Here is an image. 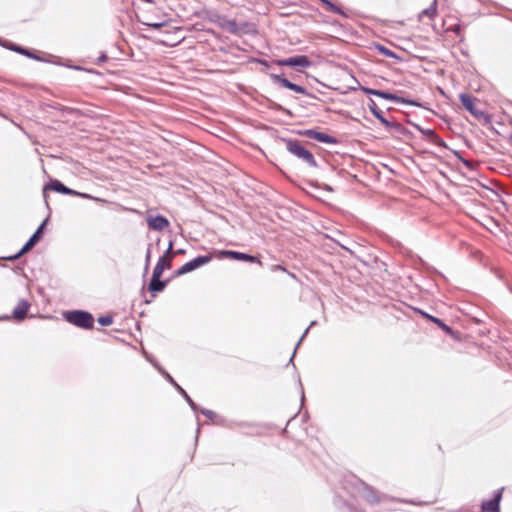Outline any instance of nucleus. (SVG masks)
I'll list each match as a JSON object with an SVG mask.
<instances>
[{"label": "nucleus", "mask_w": 512, "mask_h": 512, "mask_svg": "<svg viewBox=\"0 0 512 512\" xmlns=\"http://www.w3.org/2000/svg\"><path fill=\"white\" fill-rule=\"evenodd\" d=\"M460 100H461V103L463 104V106L474 116L476 117H481L482 116V112L479 111L477 108H476V105H475V101L474 99H472L470 96L466 95V94H461L460 95Z\"/></svg>", "instance_id": "8"}, {"label": "nucleus", "mask_w": 512, "mask_h": 512, "mask_svg": "<svg viewBox=\"0 0 512 512\" xmlns=\"http://www.w3.org/2000/svg\"><path fill=\"white\" fill-rule=\"evenodd\" d=\"M44 225H45V222L33 234V236L29 239V241L25 244V246L22 248V250L20 251V253L16 257H18V256L22 255L23 253L29 251L37 243V241L39 240V238L41 236L42 229H43Z\"/></svg>", "instance_id": "12"}, {"label": "nucleus", "mask_w": 512, "mask_h": 512, "mask_svg": "<svg viewBox=\"0 0 512 512\" xmlns=\"http://www.w3.org/2000/svg\"><path fill=\"white\" fill-rule=\"evenodd\" d=\"M29 305L26 301H20L14 309V316L17 319H22L27 313Z\"/></svg>", "instance_id": "18"}, {"label": "nucleus", "mask_w": 512, "mask_h": 512, "mask_svg": "<svg viewBox=\"0 0 512 512\" xmlns=\"http://www.w3.org/2000/svg\"><path fill=\"white\" fill-rule=\"evenodd\" d=\"M307 134L311 137H313L314 139L320 141V142H323V143H328L331 141L330 137L326 134H323V133H318V132H314V131H309L307 132Z\"/></svg>", "instance_id": "21"}, {"label": "nucleus", "mask_w": 512, "mask_h": 512, "mask_svg": "<svg viewBox=\"0 0 512 512\" xmlns=\"http://www.w3.org/2000/svg\"><path fill=\"white\" fill-rule=\"evenodd\" d=\"M145 1H146V2H149V3H150V2H152V0H145Z\"/></svg>", "instance_id": "29"}, {"label": "nucleus", "mask_w": 512, "mask_h": 512, "mask_svg": "<svg viewBox=\"0 0 512 512\" xmlns=\"http://www.w3.org/2000/svg\"><path fill=\"white\" fill-rule=\"evenodd\" d=\"M369 108H370L371 112L373 113V115L378 120H380L381 123H383L386 126L389 125L388 121L381 115L380 111L377 109V106L373 100H371Z\"/></svg>", "instance_id": "20"}, {"label": "nucleus", "mask_w": 512, "mask_h": 512, "mask_svg": "<svg viewBox=\"0 0 512 512\" xmlns=\"http://www.w3.org/2000/svg\"><path fill=\"white\" fill-rule=\"evenodd\" d=\"M44 225H45V222L33 234V236L29 239V241L25 244V246L22 248V250L20 251V253L16 257H18V256L22 255L23 253L29 251L37 243V241L39 240V238L41 236L42 229H43Z\"/></svg>", "instance_id": "16"}, {"label": "nucleus", "mask_w": 512, "mask_h": 512, "mask_svg": "<svg viewBox=\"0 0 512 512\" xmlns=\"http://www.w3.org/2000/svg\"><path fill=\"white\" fill-rule=\"evenodd\" d=\"M273 79L278 81L283 87L288 88V89H290V90H292V91H294L296 93H301L302 94V93L305 92V89L303 87H301L299 85H296V84H294V83L288 81L287 79L282 78V77H280L278 75H274Z\"/></svg>", "instance_id": "10"}, {"label": "nucleus", "mask_w": 512, "mask_h": 512, "mask_svg": "<svg viewBox=\"0 0 512 512\" xmlns=\"http://www.w3.org/2000/svg\"><path fill=\"white\" fill-rule=\"evenodd\" d=\"M287 148L292 154L303 159L308 164H310V165L315 164L313 155L309 151H307L304 147H302L298 142H292V141L288 142Z\"/></svg>", "instance_id": "2"}, {"label": "nucleus", "mask_w": 512, "mask_h": 512, "mask_svg": "<svg viewBox=\"0 0 512 512\" xmlns=\"http://www.w3.org/2000/svg\"><path fill=\"white\" fill-rule=\"evenodd\" d=\"M147 222L150 228L161 231L169 226V221L163 216H148Z\"/></svg>", "instance_id": "7"}, {"label": "nucleus", "mask_w": 512, "mask_h": 512, "mask_svg": "<svg viewBox=\"0 0 512 512\" xmlns=\"http://www.w3.org/2000/svg\"><path fill=\"white\" fill-rule=\"evenodd\" d=\"M98 321L101 325L108 326L112 323V318L110 316L100 317Z\"/></svg>", "instance_id": "24"}, {"label": "nucleus", "mask_w": 512, "mask_h": 512, "mask_svg": "<svg viewBox=\"0 0 512 512\" xmlns=\"http://www.w3.org/2000/svg\"><path fill=\"white\" fill-rule=\"evenodd\" d=\"M432 320H433L437 325H439L442 329H444L445 331H447V332H449V331H450L449 327H447L445 324H443L440 320L435 319V318H432Z\"/></svg>", "instance_id": "26"}, {"label": "nucleus", "mask_w": 512, "mask_h": 512, "mask_svg": "<svg viewBox=\"0 0 512 512\" xmlns=\"http://www.w3.org/2000/svg\"><path fill=\"white\" fill-rule=\"evenodd\" d=\"M160 277H155L153 275V278H152V281H151V284H150V289L153 290V291H161L163 288H164V283L161 282L159 280Z\"/></svg>", "instance_id": "22"}, {"label": "nucleus", "mask_w": 512, "mask_h": 512, "mask_svg": "<svg viewBox=\"0 0 512 512\" xmlns=\"http://www.w3.org/2000/svg\"><path fill=\"white\" fill-rule=\"evenodd\" d=\"M47 189H51V190H54L56 192L63 193V194L77 195V196H80V197H83V198L98 200L97 198H93L92 196H90L88 194L79 193V192H76L74 190H71V189L67 188L61 182H59L57 180L51 181L50 184L47 185L44 190H47Z\"/></svg>", "instance_id": "3"}, {"label": "nucleus", "mask_w": 512, "mask_h": 512, "mask_svg": "<svg viewBox=\"0 0 512 512\" xmlns=\"http://www.w3.org/2000/svg\"><path fill=\"white\" fill-rule=\"evenodd\" d=\"M211 259H212L211 256L197 257V258L193 259L192 261L184 264L181 267V269L179 270V274H185V273L191 272V271L199 268L200 266L209 263L211 261Z\"/></svg>", "instance_id": "5"}, {"label": "nucleus", "mask_w": 512, "mask_h": 512, "mask_svg": "<svg viewBox=\"0 0 512 512\" xmlns=\"http://www.w3.org/2000/svg\"><path fill=\"white\" fill-rule=\"evenodd\" d=\"M44 225H45V222L33 234V236L29 239V241L25 244V246L22 248V250L20 251V253L16 257H18V256L22 255L23 253L29 251L37 243V241L39 240V238L41 236L42 229H43Z\"/></svg>", "instance_id": "11"}, {"label": "nucleus", "mask_w": 512, "mask_h": 512, "mask_svg": "<svg viewBox=\"0 0 512 512\" xmlns=\"http://www.w3.org/2000/svg\"><path fill=\"white\" fill-rule=\"evenodd\" d=\"M362 90L366 93V94H370V95H374V96H378V97H381V98H384V99H387V100H394V101H400V102H404L403 99L391 94V93H387V92H382V91H379V90H375V89H370V88H362Z\"/></svg>", "instance_id": "9"}, {"label": "nucleus", "mask_w": 512, "mask_h": 512, "mask_svg": "<svg viewBox=\"0 0 512 512\" xmlns=\"http://www.w3.org/2000/svg\"><path fill=\"white\" fill-rule=\"evenodd\" d=\"M44 225H45V222L33 234V236L29 239V241L25 244V246L22 248V250L20 251V253L16 257H18V256L22 255L23 253L29 251L37 243V241L39 240V238L41 236L42 229H43Z\"/></svg>", "instance_id": "13"}, {"label": "nucleus", "mask_w": 512, "mask_h": 512, "mask_svg": "<svg viewBox=\"0 0 512 512\" xmlns=\"http://www.w3.org/2000/svg\"><path fill=\"white\" fill-rule=\"evenodd\" d=\"M278 65L282 66H298V67H309L311 65L310 60L304 56H295L287 59L277 61Z\"/></svg>", "instance_id": "6"}, {"label": "nucleus", "mask_w": 512, "mask_h": 512, "mask_svg": "<svg viewBox=\"0 0 512 512\" xmlns=\"http://www.w3.org/2000/svg\"><path fill=\"white\" fill-rule=\"evenodd\" d=\"M44 225H45V222L33 234V236L29 239V241L25 244V246L22 248V250L20 251V253L16 257H18V256L22 255L23 253L29 251L37 243V241L39 240V238L41 236L42 229H43Z\"/></svg>", "instance_id": "14"}, {"label": "nucleus", "mask_w": 512, "mask_h": 512, "mask_svg": "<svg viewBox=\"0 0 512 512\" xmlns=\"http://www.w3.org/2000/svg\"><path fill=\"white\" fill-rule=\"evenodd\" d=\"M230 254H232V251H229V250H214L210 256L217 257V258H223V257L230 258Z\"/></svg>", "instance_id": "23"}, {"label": "nucleus", "mask_w": 512, "mask_h": 512, "mask_svg": "<svg viewBox=\"0 0 512 512\" xmlns=\"http://www.w3.org/2000/svg\"><path fill=\"white\" fill-rule=\"evenodd\" d=\"M172 243H169L166 253L159 259L157 265L154 268L153 274L155 277H161L165 267H169L172 261Z\"/></svg>", "instance_id": "4"}, {"label": "nucleus", "mask_w": 512, "mask_h": 512, "mask_svg": "<svg viewBox=\"0 0 512 512\" xmlns=\"http://www.w3.org/2000/svg\"><path fill=\"white\" fill-rule=\"evenodd\" d=\"M501 494H497L496 497L493 500L486 501L482 505V509L484 512H496L499 507V501H500Z\"/></svg>", "instance_id": "17"}, {"label": "nucleus", "mask_w": 512, "mask_h": 512, "mask_svg": "<svg viewBox=\"0 0 512 512\" xmlns=\"http://www.w3.org/2000/svg\"><path fill=\"white\" fill-rule=\"evenodd\" d=\"M230 258L234 260H241V261H249V262H255L256 258L254 256L244 254L241 252L232 251V254H230Z\"/></svg>", "instance_id": "19"}, {"label": "nucleus", "mask_w": 512, "mask_h": 512, "mask_svg": "<svg viewBox=\"0 0 512 512\" xmlns=\"http://www.w3.org/2000/svg\"><path fill=\"white\" fill-rule=\"evenodd\" d=\"M378 49H379V51H380L383 55H385V56H387V57H394V56H395V55H394V53H393L392 51H390L389 49H387V48H385V47H383V46H380Z\"/></svg>", "instance_id": "25"}, {"label": "nucleus", "mask_w": 512, "mask_h": 512, "mask_svg": "<svg viewBox=\"0 0 512 512\" xmlns=\"http://www.w3.org/2000/svg\"><path fill=\"white\" fill-rule=\"evenodd\" d=\"M432 320H433L437 325H439L442 329H444L445 331H447V332H449V331H450L449 327H447L445 324H443L440 320L435 319V318H432Z\"/></svg>", "instance_id": "27"}, {"label": "nucleus", "mask_w": 512, "mask_h": 512, "mask_svg": "<svg viewBox=\"0 0 512 512\" xmlns=\"http://www.w3.org/2000/svg\"><path fill=\"white\" fill-rule=\"evenodd\" d=\"M181 393L185 394L184 390H182L180 387H178Z\"/></svg>", "instance_id": "28"}, {"label": "nucleus", "mask_w": 512, "mask_h": 512, "mask_svg": "<svg viewBox=\"0 0 512 512\" xmlns=\"http://www.w3.org/2000/svg\"><path fill=\"white\" fill-rule=\"evenodd\" d=\"M44 225H45V222L33 234V236L29 239V241L25 244V246L22 248V250L20 251V253L16 257H18V256L22 255L23 253L29 251L37 243V241L39 240V238L41 236L42 229H43Z\"/></svg>", "instance_id": "15"}, {"label": "nucleus", "mask_w": 512, "mask_h": 512, "mask_svg": "<svg viewBox=\"0 0 512 512\" xmlns=\"http://www.w3.org/2000/svg\"><path fill=\"white\" fill-rule=\"evenodd\" d=\"M65 319L82 328H90L94 321L91 314L83 311L67 312L65 313Z\"/></svg>", "instance_id": "1"}]
</instances>
